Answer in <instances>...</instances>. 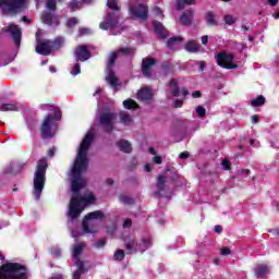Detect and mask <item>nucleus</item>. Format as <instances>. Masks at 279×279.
<instances>
[{"label":"nucleus","mask_w":279,"mask_h":279,"mask_svg":"<svg viewBox=\"0 0 279 279\" xmlns=\"http://www.w3.org/2000/svg\"><path fill=\"white\" fill-rule=\"evenodd\" d=\"M268 3L271 8H276V5H278V0H268Z\"/></svg>","instance_id":"680f3d73"},{"label":"nucleus","mask_w":279,"mask_h":279,"mask_svg":"<svg viewBox=\"0 0 279 279\" xmlns=\"http://www.w3.org/2000/svg\"><path fill=\"white\" fill-rule=\"evenodd\" d=\"M178 40H180V38H170L168 40L169 49H175V47H178Z\"/></svg>","instance_id":"4c0bfd02"},{"label":"nucleus","mask_w":279,"mask_h":279,"mask_svg":"<svg viewBox=\"0 0 279 279\" xmlns=\"http://www.w3.org/2000/svg\"><path fill=\"white\" fill-rule=\"evenodd\" d=\"M214 230H215V232H217V234H220V232L223 231V227H221V226H216V227L214 228Z\"/></svg>","instance_id":"13d9d810"},{"label":"nucleus","mask_w":279,"mask_h":279,"mask_svg":"<svg viewBox=\"0 0 279 279\" xmlns=\"http://www.w3.org/2000/svg\"><path fill=\"white\" fill-rule=\"evenodd\" d=\"M12 60H14V57L5 60V57L3 54H0V66H5V65L10 64V62H12Z\"/></svg>","instance_id":"58836bf2"},{"label":"nucleus","mask_w":279,"mask_h":279,"mask_svg":"<svg viewBox=\"0 0 279 279\" xmlns=\"http://www.w3.org/2000/svg\"><path fill=\"white\" fill-rule=\"evenodd\" d=\"M248 143L251 147H260V142H258L257 140H250Z\"/></svg>","instance_id":"a18cd8bd"},{"label":"nucleus","mask_w":279,"mask_h":279,"mask_svg":"<svg viewBox=\"0 0 279 279\" xmlns=\"http://www.w3.org/2000/svg\"><path fill=\"white\" fill-rule=\"evenodd\" d=\"M104 217L105 215L101 210H96L87 214L83 219V233L95 234V232H97V227L95 226V222L104 220Z\"/></svg>","instance_id":"0eeeda50"},{"label":"nucleus","mask_w":279,"mask_h":279,"mask_svg":"<svg viewBox=\"0 0 279 279\" xmlns=\"http://www.w3.org/2000/svg\"><path fill=\"white\" fill-rule=\"evenodd\" d=\"M114 230H117V226L112 225L110 229H108L109 234H114Z\"/></svg>","instance_id":"69168bd1"},{"label":"nucleus","mask_w":279,"mask_h":279,"mask_svg":"<svg viewBox=\"0 0 279 279\" xmlns=\"http://www.w3.org/2000/svg\"><path fill=\"white\" fill-rule=\"evenodd\" d=\"M147 7L143 4H135L130 7V15L132 16V19L145 21V19H147Z\"/></svg>","instance_id":"2eb2a0df"},{"label":"nucleus","mask_w":279,"mask_h":279,"mask_svg":"<svg viewBox=\"0 0 279 279\" xmlns=\"http://www.w3.org/2000/svg\"><path fill=\"white\" fill-rule=\"evenodd\" d=\"M240 175H242V178H247V175H250V170L248 169H243L240 172Z\"/></svg>","instance_id":"3c124183"},{"label":"nucleus","mask_w":279,"mask_h":279,"mask_svg":"<svg viewBox=\"0 0 279 279\" xmlns=\"http://www.w3.org/2000/svg\"><path fill=\"white\" fill-rule=\"evenodd\" d=\"M196 113L198 114V117H205L206 116V109L204 108V107H202V106H198L197 108H196Z\"/></svg>","instance_id":"c03bdc74"},{"label":"nucleus","mask_w":279,"mask_h":279,"mask_svg":"<svg viewBox=\"0 0 279 279\" xmlns=\"http://www.w3.org/2000/svg\"><path fill=\"white\" fill-rule=\"evenodd\" d=\"M94 138L95 129L92 128L80 144L76 159L70 172L72 193L74 194L69 205V219H77L89 204H95L96 202L93 192H87L84 196H80V190L86 186V180L82 178V173L88 168V149H90Z\"/></svg>","instance_id":"f257e3e1"},{"label":"nucleus","mask_w":279,"mask_h":279,"mask_svg":"<svg viewBox=\"0 0 279 279\" xmlns=\"http://www.w3.org/2000/svg\"><path fill=\"white\" fill-rule=\"evenodd\" d=\"M220 254L221 256H230V254H232V251L230 250V247L223 246L220 250Z\"/></svg>","instance_id":"79ce46f5"},{"label":"nucleus","mask_w":279,"mask_h":279,"mask_svg":"<svg viewBox=\"0 0 279 279\" xmlns=\"http://www.w3.org/2000/svg\"><path fill=\"white\" fill-rule=\"evenodd\" d=\"M205 19L207 25H210L211 27H217V25H219V22H217V15H215L213 11L207 12Z\"/></svg>","instance_id":"b1692460"},{"label":"nucleus","mask_w":279,"mask_h":279,"mask_svg":"<svg viewBox=\"0 0 279 279\" xmlns=\"http://www.w3.org/2000/svg\"><path fill=\"white\" fill-rule=\"evenodd\" d=\"M123 107L126 110H136V108H138V104H136V101H134L133 99L129 98L123 101Z\"/></svg>","instance_id":"c756f323"},{"label":"nucleus","mask_w":279,"mask_h":279,"mask_svg":"<svg viewBox=\"0 0 279 279\" xmlns=\"http://www.w3.org/2000/svg\"><path fill=\"white\" fill-rule=\"evenodd\" d=\"M154 98V89L150 87H142L137 92V99L141 101H149Z\"/></svg>","instance_id":"6ab92c4d"},{"label":"nucleus","mask_w":279,"mask_h":279,"mask_svg":"<svg viewBox=\"0 0 279 279\" xmlns=\"http://www.w3.org/2000/svg\"><path fill=\"white\" fill-rule=\"evenodd\" d=\"M80 23V21L77 20V17H72L68 20V27H75V25H77Z\"/></svg>","instance_id":"a19ab883"},{"label":"nucleus","mask_w":279,"mask_h":279,"mask_svg":"<svg viewBox=\"0 0 279 279\" xmlns=\"http://www.w3.org/2000/svg\"><path fill=\"white\" fill-rule=\"evenodd\" d=\"M106 184H107V186H112V184H114V180H112V179H107V180H106Z\"/></svg>","instance_id":"338daca9"},{"label":"nucleus","mask_w":279,"mask_h":279,"mask_svg":"<svg viewBox=\"0 0 279 279\" xmlns=\"http://www.w3.org/2000/svg\"><path fill=\"white\" fill-rule=\"evenodd\" d=\"M47 173V159L43 158L37 163V169L34 175L33 195L35 199H40L43 189H45V174Z\"/></svg>","instance_id":"39448f33"},{"label":"nucleus","mask_w":279,"mask_h":279,"mask_svg":"<svg viewBox=\"0 0 279 279\" xmlns=\"http://www.w3.org/2000/svg\"><path fill=\"white\" fill-rule=\"evenodd\" d=\"M113 258L114 260H123V258H125V253L123 252V250H118L116 251Z\"/></svg>","instance_id":"e433bc0d"},{"label":"nucleus","mask_w":279,"mask_h":279,"mask_svg":"<svg viewBox=\"0 0 279 279\" xmlns=\"http://www.w3.org/2000/svg\"><path fill=\"white\" fill-rule=\"evenodd\" d=\"M101 93H102L101 87L96 88V90L94 93V97H97L98 95H101Z\"/></svg>","instance_id":"0e129e2a"},{"label":"nucleus","mask_w":279,"mask_h":279,"mask_svg":"<svg viewBox=\"0 0 279 279\" xmlns=\"http://www.w3.org/2000/svg\"><path fill=\"white\" fill-rule=\"evenodd\" d=\"M153 161L155 162V165H162V157L160 156H155L153 158Z\"/></svg>","instance_id":"49530a36"},{"label":"nucleus","mask_w":279,"mask_h":279,"mask_svg":"<svg viewBox=\"0 0 279 279\" xmlns=\"http://www.w3.org/2000/svg\"><path fill=\"white\" fill-rule=\"evenodd\" d=\"M16 110H19V107L14 104H4L0 106L1 112H15Z\"/></svg>","instance_id":"cd10ccee"},{"label":"nucleus","mask_w":279,"mask_h":279,"mask_svg":"<svg viewBox=\"0 0 279 279\" xmlns=\"http://www.w3.org/2000/svg\"><path fill=\"white\" fill-rule=\"evenodd\" d=\"M120 56H134V48H122L109 54L107 60L106 80L108 84L111 86V88H117V86H119V78H117V75H114L112 66H114V62L117 58H120Z\"/></svg>","instance_id":"7ed1b4c3"},{"label":"nucleus","mask_w":279,"mask_h":279,"mask_svg":"<svg viewBox=\"0 0 279 279\" xmlns=\"http://www.w3.org/2000/svg\"><path fill=\"white\" fill-rule=\"evenodd\" d=\"M151 240L149 238L142 239L141 242L136 243L134 239L129 238L125 240V247L130 254H136V252H145L147 247H150Z\"/></svg>","instance_id":"1a4fd4ad"},{"label":"nucleus","mask_w":279,"mask_h":279,"mask_svg":"<svg viewBox=\"0 0 279 279\" xmlns=\"http://www.w3.org/2000/svg\"><path fill=\"white\" fill-rule=\"evenodd\" d=\"M153 27H154L155 32L158 34V36H160L161 38H167V29L165 28L162 23L154 22Z\"/></svg>","instance_id":"5701e85b"},{"label":"nucleus","mask_w":279,"mask_h":279,"mask_svg":"<svg viewBox=\"0 0 279 279\" xmlns=\"http://www.w3.org/2000/svg\"><path fill=\"white\" fill-rule=\"evenodd\" d=\"M185 49H186L190 53H197V51H199V44H197V41H195V40H190V41L185 45Z\"/></svg>","instance_id":"a878e982"},{"label":"nucleus","mask_w":279,"mask_h":279,"mask_svg":"<svg viewBox=\"0 0 279 279\" xmlns=\"http://www.w3.org/2000/svg\"><path fill=\"white\" fill-rule=\"evenodd\" d=\"M202 43H203V45H208V36H203L202 37Z\"/></svg>","instance_id":"774afa93"},{"label":"nucleus","mask_w":279,"mask_h":279,"mask_svg":"<svg viewBox=\"0 0 279 279\" xmlns=\"http://www.w3.org/2000/svg\"><path fill=\"white\" fill-rule=\"evenodd\" d=\"M119 201L121 202V204H125V205L134 204V199L126 194H121L119 196Z\"/></svg>","instance_id":"f704fd0d"},{"label":"nucleus","mask_w":279,"mask_h":279,"mask_svg":"<svg viewBox=\"0 0 279 279\" xmlns=\"http://www.w3.org/2000/svg\"><path fill=\"white\" fill-rule=\"evenodd\" d=\"M251 121H252L253 125H256V123H258V116H252Z\"/></svg>","instance_id":"4d7b16f0"},{"label":"nucleus","mask_w":279,"mask_h":279,"mask_svg":"<svg viewBox=\"0 0 279 279\" xmlns=\"http://www.w3.org/2000/svg\"><path fill=\"white\" fill-rule=\"evenodd\" d=\"M117 117L114 113L105 112L99 118L100 125H104V128H107V132H111L112 125H114V120Z\"/></svg>","instance_id":"dca6fc26"},{"label":"nucleus","mask_w":279,"mask_h":279,"mask_svg":"<svg viewBox=\"0 0 279 279\" xmlns=\"http://www.w3.org/2000/svg\"><path fill=\"white\" fill-rule=\"evenodd\" d=\"M154 13L157 15V16H162V10H160V8L156 7L154 9Z\"/></svg>","instance_id":"864d4df0"},{"label":"nucleus","mask_w":279,"mask_h":279,"mask_svg":"<svg viewBox=\"0 0 279 279\" xmlns=\"http://www.w3.org/2000/svg\"><path fill=\"white\" fill-rule=\"evenodd\" d=\"M0 279H27L25 266L19 263H5L0 267Z\"/></svg>","instance_id":"20e7f679"},{"label":"nucleus","mask_w":279,"mask_h":279,"mask_svg":"<svg viewBox=\"0 0 279 279\" xmlns=\"http://www.w3.org/2000/svg\"><path fill=\"white\" fill-rule=\"evenodd\" d=\"M130 226H132V220L131 219L124 220L123 228H130Z\"/></svg>","instance_id":"6e6d98bb"},{"label":"nucleus","mask_w":279,"mask_h":279,"mask_svg":"<svg viewBox=\"0 0 279 279\" xmlns=\"http://www.w3.org/2000/svg\"><path fill=\"white\" fill-rule=\"evenodd\" d=\"M62 45H64V39L62 37H59L54 41H51L52 51L60 49Z\"/></svg>","instance_id":"473e14b6"},{"label":"nucleus","mask_w":279,"mask_h":279,"mask_svg":"<svg viewBox=\"0 0 279 279\" xmlns=\"http://www.w3.org/2000/svg\"><path fill=\"white\" fill-rule=\"evenodd\" d=\"M183 104H184V102H183L182 100H175L174 104H173V106H174L175 108H182Z\"/></svg>","instance_id":"5fc2aeb1"},{"label":"nucleus","mask_w":279,"mask_h":279,"mask_svg":"<svg viewBox=\"0 0 279 279\" xmlns=\"http://www.w3.org/2000/svg\"><path fill=\"white\" fill-rule=\"evenodd\" d=\"M2 32L9 34L12 40L15 43V47H21V37L23 33L21 32V27L16 24H10L8 27L2 28Z\"/></svg>","instance_id":"ddd939ff"},{"label":"nucleus","mask_w":279,"mask_h":279,"mask_svg":"<svg viewBox=\"0 0 279 279\" xmlns=\"http://www.w3.org/2000/svg\"><path fill=\"white\" fill-rule=\"evenodd\" d=\"M218 66H222V69H239V64L234 61V54L230 52H220L216 56Z\"/></svg>","instance_id":"f8f14e48"},{"label":"nucleus","mask_w":279,"mask_h":279,"mask_svg":"<svg viewBox=\"0 0 279 279\" xmlns=\"http://www.w3.org/2000/svg\"><path fill=\"white\" fill-rule=\"evenodd\" d=\"M251 106L253 108L265 106V98L263 96H257L255 99L251 100Z\"/></svg>","instance_id":"7c9ffc66"},{"label":"nucleus","mask_w":279,"mask_h":279,"mask_svg":"<svg viewBox=\"0 0 279 279\" xmlns=\"http://www.w3.org/2000/svg\"><path fill=\"white\" fill-rule=\"evenodd\" d=\"M38 34H40V32L36 33V40H37L36 51L40 56H49L51 51H53V48L51 46V40L40 41V38H38Z\"/></svg>","instance_id":"4468645a"},{"label":"nucleus","mask_w":279,"mask_h":279,"mask_svg":"<svg viewBox=\"0 0 279 279\" xmlns=\"http://www.w3.org/2000/svg\"><path fill=\"white\" fill-rule=\"evenodd\" d=\"M82 73V68L78 63H75L72 68L71 75H80Z\"/></svg>","instance_id":"ea45409f"},{"label":"nucleus","mask_w":279,"mask_h":279,"mask_svg":"<svg viewBox=\"0 0 279 279\" xmlns=\"http://www.w3.org/2000/svg\"><path fill=\"white\" fill-rule=\"evenodd\" d=\"M222 167H223V169H225V171H229V169H230V161H228V160H222Z\"/></svg>","instance_id":"09e8293b"},{"label":"nucleus","mask_w":279,"mask_h":279,"mask_svg":"<svg viewBox=\"0 0 279 279\" xmlns=\"http://www.w3.org/2000/svg\"><path fill=\"white\" fill-rule=\"evenodd\" d=\"M193 19V12L192 11H185L182 16L180 17V21L183 25H191V21Z\"/></svg>","instance_id":"bb28decb"},{"label":"nucleus","mask_w":279,"mask_h":279,"mask_svg":"<svg viewBox=\"0 0 279 279\" xmlns=\"http://www.w3.org/2000/svg\"><path fill=\"white\" fill-rule=\"evenodd\" d=\"M47 11L41 15V21L46 25H58V16L53 14L56 12V0H47L46 2Z\"/></svg>","instance_id":"9b49d317"},{"label":"nucleus","mask_w":279,"mask_h":279,"mask_svg":"<svg viewBox=\"0 0 279 279\" xmlns=\"http://www.w3.org/2000/svg\"><path fill=\"white\" fill-rule=\"evenodd\" d=\"M46 108H50L53 114H48L44 118L41 123V135L43 138H51L52 136H56V132H58V121H60L62 113L56 107L46 106Z\"/></svg>","instance_id":"f03ea898"},{"label":"nucleus","mask_w":279,"mask_h":279,"mask_svg":"<svg viewBox=\"0 0 279 279\" xmlns=\"http://www.w3.org/2000/svg\"><path fill=\"white\" fill-rule=\"evenodd\" d=\"M29 0H0V10L3 14H16L27 8Z\"/></svg>","instance_id":"6e6552de"},{"label":"nucleus","mask_w":279,"mask_h":279,"mask_svg":"<svg viewBox=\"0 0 279 279\" xmlns=\"http://www.w3.org/2000/svg\"><path fill=\"white\" fill-rule=\"evenodd\" d=\"M267 274H269V267L265 264H260L255 269V275L257 276V278H263V276H267Z\"/></svg>","instance_id":"393cba45"},{"label":"nucleus","mask_w":279,"mask_h":279,"mask_svg":"<svg viewBox=\"0 0 279 279\" xmlns=\"http://www.w3.org/2000/svg\"><path fill=\"white\" fill-rule=\"evenodd\" d=\"M93 0H82V2L72 1L70 2L71 10H80L82 8V3H92Z\"/></svg>","instance_id":"72a5a7b5"},{"label":"nucleus","mask_w":279,"mask_h":279,"mask_svg":"<svg viewBox=\"0 0 279 279\" xmlns=\"http://www.w3.org/2000/svg\"><path fill=\"white\" fill-rule=\"evenodd\" d=\"M93 32L89 28H81L80 34L81 36H84L86 34H92Z\"/></svg>","instance_id":"8fccbe9b"},{"label":"nucleus","mask_w":279,"mask_h":279,"mask_svg":"<svg viewBox=\"0 0 279 279\" xmlns=\"http://www.w3.org/2000/svg\"><path fill=\"white\" fill-rule=\"evenodd\" d=\"M223 21H225L226 25H234V23H236V16H234L232 14H226L223 16Z\"/></svg>","instance_id":"c9c22d12"},{"label":"nucleus","mask_w":279,"mask_h":279,"mask_svg":"<svg viewBox=\"0 0 279 279\" xmlns=\"http://www.w3.org/2000/svg\"><path fill=\"white\" fill-rule=\"evenodd\" d=\"M192 97L194 99H198V97H202V92L201 90H196L192 93Z\"/></svg>","instance_id":"603ef678"},{"label":"nucleus","mask_w":279,"mask_h":279,"mask_svg":"<svg viewBox=\"0 0 279 279\" xmlns=\"http://www.w3.org/2000/svg\"><path fill=\"white\" fill-rule=\"evenodd\" d=\"M165 182H167L165 177H162V175L157 177V189H158L157 195H161L160 193H162V191H165Z\"/></svg>","instance_id":"c85d7f7f"},{"label":"nucleus","mask_w":279,"mask_h":279,"mask_svg":"<svg viewBox=\"0 0 279 279\" xmlns=\"http://www.w3.org/2000/svg\"><path fill=\"white\" fill-rule=\"evenodd\" d=\"M156 64V60L154 59H145L142 63V71L145 77H151V66Z\"/></svg>","instance_id":"aec40b11"},{"label":"nucleus","mask_w":279,"mask_h":279,"mask_svg":"<svg viewBox=\"0 0 279 279\" xmlns=\"http://www.w3.org/2000/svg\"><path fill=\"white\" fill-rule=\"evenodd\" d=\"M117 147L120 149V151H123V154L132 153V144L125 140H120L117 143Z\"/></svg>","instance_id":"412c9836"},{"label":"nucleus","mask_w":279,"mask_h":279,"mask_svg":"<svg viewBox=\"0 0 279 279\" xmlns=\"http://www.w3.org/2000/svg\"><path fill=\"white\" fill-rule=\"evenodd\" d=\"M51 254H52V256L54 257V258H59V256H61V252H60V248H58V247H56V246H53L52 248H51Z\"/></svg>","instance_id":"37998d69"},{"label":"nucleus","mask_w":279,"mask_h":279,"mask_svg":"<svg viewBox=\"0 0 279 279\" xmlns=\"http://www.w3.org/2000/svg\"><path fill=\"white\" fill-rule=\"evenodd\" d=\"M144 171H146V173H149V172L151 171V165L146 163V165L144 166Z\"/></svg>","instance_id":"052dcab7"},{"label":"nucleus","mask_w":279,"mask_h":279,"mask_svg":"<svg viewBox=\"0 0 279 279\" xmlns=\"http://www.w3.org/2000/svg\"><path fill=\"white\" fill-rule=\"evenodd\" d=\"M179 158H181V159L189 158V151L181 153V154L179 155Z\"/></svg>","instance_id":"e2e57ef3"},{"label":"nucleus","mask_w":279,"mask_h":279,"mask_svg":"<svg viewBox=\"0 0 279 279\" xmlns=\"http://www.w3.org/2000/svg\"><path fill=\"white\" fill-rule=\"evenodd\" d=\"M74 56L77 62H86L90 58V52L86 46H78L74 51Z\"/></svg>","instance_id":"f3484780"},{"label":"nucleus","mask_w":279,"mask_h":279,"mask_svg":"<svg viewBox=\"0 0 279 279\" xmlns=\"http://www.w3.org/2000/svg\"><path fill=\"white\" fill-rule=\"evenodd\" d=\"M84 243H78L72 248L73 258L75 260L76 271L73 274L72 279H80L84 274V262L80 259V255L84 252Z\"/></svg>","instance_id":"9d476101"},{"label":"nucleus","mask_w":279,"mask_h":279,"mask_svg":"<svg viewBox=\"0 0 279 279\" xmlns=\"http://www.w3.org/2000/svg\"><path fill=\"white\" fill-rule=\"evenodd\" d=\"M197 64L199 66V71H204V69H206V64L204 63V61H198Z\"/></svg>","instance_id":"bf43d9fd"},{"label":"nucleus","mask_w":279,"mask_h":279,"mask_svg":"<svg viewBox=\"0 0 279 279\" xmlns=\"http://www.w3.org/2000/svg\"><path fill=\"white\" fill-rule=\"evenodd\" d=\"M195 0H177L179 10H184L185 5H194Z\"/></svg>","instance_id":"2f4dec72"},{"label":"nucleus","mask_w":279,"mask_h":279,"mask_svg":"<svg viewBox=\"0 0 279 279\" xmlns=\"http://www.w3.org/2000/svg\"><path fill=\"white\" fill-rule=\"evenodd\" d=\"M108 8L112 11H108L104 21L99 24L100 29H117L119 27V5L117 4V0H108Z\"/></svg>","instance_id":"423d86ee"},{"label":"nucleus","mask_w":279,"mask_h":279,"mask_svg":"<svg viewBox=\"0 0 279 279\" xmlns=\"http://www.w3.org/2000/svg\"><path fill=\"white\" fill-rule=\"evenodd\" d=\"M106 245V240L100 239L96 242V247H104Z\"/></svg>","instance_id":"de8ad7c7"},{"label":"nucleus","mask_w":279,"mask_h":279,"mask_svg":"<svg viewBox=\"0 0 279 279\" xmlns=\"http://www.w3.org/2000/svg\"><path fill=\"white\" fill-rule=\"evenodd\" d=\"M169 92L171 93V95H173V97H180V95L186 97V95H189V90H186L185 88L180 89V87L178 86V81L173 78L169 83Z\"/></svg>","instance_id":"a211bd4d"},{"label":"nucleus","mask_w":279,"mask_h":279,"mask_svg":"<svg viewBox=\"0 0 279 279\" xmlns=\"http://www.w3.org/2000/svg\"><path fill=\"white\" fill-rule=\"evenodd\" d=\"M119 120L120 123H122L123 125H132L133 123L132 116H130L128 111H121L119 113Z\"/></svg>","instance_id":"4be33fe9"}]
</instances>
